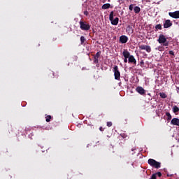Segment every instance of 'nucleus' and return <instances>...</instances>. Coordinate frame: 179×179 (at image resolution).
<instances>
[{
  "label": "nucleus",
  "instance_id": "1",
  "mask_svg": "<svg viewBox=\"0 0 179 179\" xmlns=\"http://www.w3.org/2000/svg\"><path fill=\"white\" fill-rule=\"evenodd\" d=\"M157 41L159 44H162L163 47H169V42L164 34H159Z\"/></svg>",
  "mask_w": 179,
  "mask_h": 179
},
{
  "label": "nucleus",
  "instance_id": "2",
  "mask_svg": "<svg viewBox=\"0 0 179 179\" xmlns=\"http://www.w3.org/2000/svg\"><path fill=\"white\" fill-rule=\"evenodd\" d=\"M79 24H80V29H81V30H83L84 31H87L90 30L91 26L90 25L89 23H87V22L80 20L79 22Z\"/></svg>",
  "mask_w": 179,
  "mask_h": 179
},
{
  "label": "nucleus",
  "instance_id": "3",
  "mask_svg": "<svg viewBox=\"0 0 179 179\" xmlns=\"http://www.w3.org/2000/svg\"><path fill=\"white\" fill-rule=\"evenodd\" d=\"M148 163L150 166H151V167H153L154 169H160V167H162V163L153 159H149Z\"/></svg>",
  "mask_w": 179,
  "mask_h": 179
},
{
  "label": "nucleus",
  "instance_id": "4",
  "mask_svg": "<svg viewBox=\"0 0 179 179\" xmlns=\"http://www.w3.org/2000/svg\"><path fill=\"white\" fill-rule=\"evenodd\" d=\"M109 20L113 26H117L118 24V22H120V18L115 17L114 19V11H111L109 15Z\"/></svg>",
  "mask_w": 179,
  "mask_h": 179
},
{
  "label": "nucleus",
  "instance_id": "5",
  "mask_svg": "<svg viewBox=\"0 0 179 179\" xmlns=\"http://www.w3.org/2000/svg\"><path fill=\"white\" fill-rule=\"evenodd\" d=\"M114 77L115 80H120L121 79V73L118 70V66H115L113 67Z\"/></svg>",
  "mask_w": 179,
  "mask_h": 179
},
{
  "label": "nucleus",
  "instance_id": "6",
  "mask_svg": "<svg viewBox=\"0 0 179 179\" xmlns=\"http://www.w3.org/2000/svg\"><path fill=\"white\" fill-rule=\"evenodd\" d=\"M122 55L124 57V64H127V62H128V59L129 58V52H128V50L124 49L123 50Z\"/></svg>",
  "mask_w": 179,
  "mask_h": 179
},
{
  "label": "nucleus",
  "instance_id": "7",
  "mask_svg": "<svg viewBox=\"0 0 179 179\" xmlns=\"http://www.w3.org/2000/svg\"><path fill=\"white\" fill-rule=\"evenodd\" d=\"M140 50H145L146 52H152V48H150V45H141L139 46Z\"/></svg>",
  "mask_w": 179,
  "mask_h": 179
},
{
  "label": "nucleus",
  "instance_id": "8",
  "mask_svg": "<svg viewBox=\"0 0 179 179\" xmlns=\"http://www.w3.org/2000/svg\"><path fill=\"white\" fill-rule=\"evenodd\" d=\"M128 62L129 64H134V65H136V59L134 55H131V53H129V55Z\"/></svg>",
  "mask_w": 179,
  "mask_h": 179
},
{
  "label": "nucleus",
  "instance_id": "9",
  "mask_svg": "<svg viewBox=\"0 0 179 179\" xmlns=\"http://www.w3.org/2000/svg\"><path fill=\"white\" fill-rule=\"evenodd\" d=\"M169 16L171 17H173V19H179V10L173 12V13H169Z\"/></svg>",
  "mask_w": 179,
  "mask_h": 179
},
{
  "label": "nucleus",
  "instance_id": "10",
  "mask_svg": "<svg viewBox=\"0 0 179 179\" xmlns=\"http://www.w3.org/2000/svg\"><path fill=\"white\" fill-rule=\"evenodd\" d=\"M171 26H173V22L170 20H165L164 29H169V27H171Z\"/></svg>",
  "mask_w": 179,
  "mask_h": 179
},
{
  "label": "nucleus",
  "instance_id": "11",
  "mask_svg": "<svg viewBox=\"0 0 179 179\" xmlns=\"http://www.w3.org/2000/svg\"><path fill=\"white\" fill-rule=\"evenodd\" d=\"M120 43L122 44H126V43H128V36L125 35H122L120 37Z\"/></svg>",
  "mask_w": 179,
  "mask_h": 179
},
{
  "label": "nucleus",
  "instance_id": "12",
  "mask_svg": "<svg viewBox=\"0 0 179 179\" xmlns=\"http://www.w3.org/2000/svg\"><path fill=\"white\" fill-rule=\"evenodd\" d=\"M136 91L137 92V93H139V94H141L142 96H143V94H145V89H143V87H137L136 88Z\"/></svg>",
  "mask_w": 179,
  "mask_h": 179
},
{
  "label": "nucleus",
  "instance_id": "13",
  "mask_svg": "<svg viewBox=\"0 0 179 179\" xmlns=\"http://www.w3.org/2000/svg\"><path fill=\"white\" fill-rule=\"evenodd\" d=\"M171 124L172 125H176L177 127H179V119L177 117H174L171 120Z\"/></svg>",
  "mask_w": 179,
  "mask_h": 179
},
{
  "label": "nucleus",
  "instance_id": "14",
  "mask_svg": "<svg viewBox=\"0 0 179 179\" xmlns=\"http://www.w3.org/2000/svg\"><path fill=\"white\" fill-rule=\"evenodd\" d=\"M111 6V4L110 3H105L102 6V9H108Z\"/></svg>",
  "mask_w": 179,
  "mask_h": 179
},
{
  "label": "nucleus",
  "instance_id": "15",
  "mask_svg": "<svg viewBox=\"0 0 179 179\" xmlns=\"http://www.w3.org/2000/svg\"><path fill=\"white\" fill-rule=\"evenodd\" d=\"M173 111L175 114H177V113H178L179 111V107L177 106H174L173 108Z\"/></svg>",
  "mask_w": 179,
  "mask_h": 179
},
{
  "label": "nucleus",
  "instance_id": "16",
  "mask_svg": "<svg viewBox=\"0 0 179 179\" xmlns=\"http://www.w3.org/2000/svg\"><path fill=\"white\" fill-rule=\"evenodd\" d=\"M166 115L167 117V118H166L167 121L171 120L172 116H171V114H170V113L166 112Z\"/></svg>",
  "mask_w": 179,
  "mask_h": 179
},
{
  "label": "nucleus",
  "instance_id": "17",
  "mask_svg": "<svg viewBox=\"0 0 179 179\" xmlns=\"http://www.w3.org/2000/svg\"><path fill=\"white\" fill-rule=\"evenodd\" d=\"M134 10L136 13H139L141 12V8L139 6H135Z\"/></svg>",
  "mask_w": 179,
  "mask_h": 179
},
{
  "label": "nucleus",
  "instance_id": "18",
  "mask_svg": "<svg viewBox=\"0 0 179 179\" xmlns=\"http://www.w3.org/2000/svg\"><path fill=\"white\" fill-rule=\"evenodd\" d=\"M159 96L162 99H166L167 98V95L164 92L160 93Z\"/></svg>",
  "mask_w": 179,
  "mask_h": 179
},
{
  "label": "nucleus",
  "instance_id": "19",
  "mask_svg": "<svg viewBox=\"0 0 179 179\" xmlns=\"http://www.w3.org/2000/svg\"><path fill=\"white\" fill-rule=\"evenodd\" d=\"M162 27L161 24H158L155 26V30H162Z\"/></svg>",
  "mask_w": 179,
  "mask_h": 179
},
{
  "label": "nucleus",
  "instance_id": "20",
  "mask_svg": "<svg viewBox=\"0 0 179 179\" xmlns=\"http://www.w3.org/2000/svg\"><path fill=\"white\" fill-rule=\"evenodd\" d=\"M101 54V52H96V55L94 56V58H96V59L100 58Z\"/></svg>",
  "mask_w": 179,
  "mask_h": 179
},
{
  "label": "nucleus",
  "instance_id": "21",
  "mask_svg": "<svg viewBox=\"0 0 179 179\" xmlns=\"http://www.w3.org/2000/svg\"><path fill=\"white\" fill-rule=\"evenodd\" d=\"M80 41H81V44H83V43H85L86 41V38H85V36H82L80 37Z\"/></svg>",
  "mask_w": 179,
  "mask_h": 179
},
{
  "label": "nucleus",
  "instance_id": "22",
  "mask_svg": "<svg viewBox=\"0 0 179 179\" xmlns=\"http://www.w3.org/2000/svg\"><path fill=\"white\" fill-rule=\"evenodd\" d=\"M51 118H52L51 115H48V116H46V117H45V121H46V122H50Z\"/></svg>",
  "mask_w": 179,
  "mask_h": 179
},
{
  "label": "nucleus",
  "instance_id": "23",
  "mask_svg": "<svg viewBox=\"0 0 179 179\" xmlns=\"http://www.w3.org/2000/svg\"><path fill=\"white\" fill-rule=\"evenodd\" d=\"M170 55H172L171 58H174L176 57V55L174 54V52L173 50L169 51Z\"/></svg>",
  "mask_w": 179,
  "mask_h": 179
},
{
  "label": "nucleus",
  "instance_id": "24",
  "mask_svg": "<svg viewBox=\"0 0 179 179\" xmlns=\"http://www.w3.org/2000/svg\"><path fill=\"white\" fill-rule=\"evenodd\" d=\"M158 51H164V48H163L162 46H159Z\"/></svg>",
  "mask_w": 179,
  "mask_h": 179
},
{
  "label": "nucleus",
  "instance_id": "25",
  "mask_svg": "<svg viewBox=\"0 0 179 179\" xmlns=\"http://www.w3.org/2000/svg\"><path fill=\"white\" fill-rule=\"evenodd\" d=\"M129 10H134V4H131L129 6Z\"/></svg>",
  "mask_w": 179,
  "mask_h": 179
},
{
  "label": "nucleus",
  "instance_id": "26",
  "mask_svg": "<svg viewBox=\"0 0 179 179\" xmlns=\"http://www.w3.org/2000/svg\"><path fill=\"white\" fill-rule=\"evenodd\" d=\"M157 175L156 173H153L152 176H151V179H156L157 178Z\"/></svg>",
  "mask_w": 179,
  "mask_h": 179
},
{
  "label": "nucleus",
  "instance_id": "27",
  "mask_svg": "<svg viewBox=\"0 0 179 179\" xmlns=\"http://www.w3.org/2000/svg\"><path fill=\"white\" fill-rule=\"evenodd\" d=\"M94 64H99V59L96 58V57H94Z\"/></svg>",
  "mask_w": 179,
  "mask_h": 179
},
{
  "label": "nucleus",
  "instance_id": "28",
  "mask_svg": "<svg viewBox=\"0 0 179 179\" xmlns=\"http://www.w3.org/2000/svg\"><path fill=\"white\" fill-rule=\"evenodd\" d=\"M107 127H113V122H107Z\"/></svg>",
  "mask_w": 179,
  "mask_h": 179
},
{
  "label": "nucleus",
  "instance_id": "29",
  "mask_svg": "<svg viewBox=\"0 0 179 179\" xmlns=\"http://www.w3.org/2000/svg\"><path fill=\"white\" fill-rule=\"evenodd\" d=\"M157 176L162 177V172H157L155 173Z\"/></svg>",
  "mask_w": 179,
  "mask_h": 179
},
{
  "label": "nucleus",
  "instance_id": "30",
  "mask_svg": "<svg viewBox=\"0 0 179 179\" xmlns=\"http://www.w3.org/2000/svg\"><path fill=\"white\" fill-rule=\"evenodd\" d=\"M99 131H101V132H103V131H104V129L103 128V127H99Z\"/></svg>",
  "mask_w": 179,
  "mask_h": 179
},
{
  "label": "nucleus",
  "instance_id": "31",
  "mask_svg": "<svg viewBox=\"0 0 179 179\" xmlns=\"http://www.w3.org/2000/svg\"><path fill=\"white\" fill-rule=\"evenodd\" d=\"M84 15H85V16H87V15H89V13L87 11H84Z\"/></svg>",
  "mask_w": 179,
  "mask_h": 179
},
{
  "label": "nucleus",
  "instance_id": "32",
  "mask_svg": "<svg viewBox=\"0 0 179 179\" xmlns=\"http://www.w3.org/2000/svg\"><path fill=\"white\" fill-rule=\"evenodd\" d=\"M134 150H136V148H131V152H134Z\"/></svg>",
  "mask_w": 179,
  "mask_h": 179
},
{
  "label": "nucleus",
  "instance_id": "33",
  "mask_svg": "<svg viewBox=\"0 0 179 179\" xmlns=\"http://www.w3.org/2000/svg\"><path fill=\"white\" fill-rule=\"evenodd\" d=\"M141 64H144L143 60H142V61L141 62Z\"/></svg>",
  "mask_w": 179,
  "mask_h": 179
},
{
  "label": "nucleus",
  "instance_id": "34",
  "mask_svg": "<svg viewBox=\"0 0 179 179\" xmlns=\"http://www.w3.org/2000/svg\"><path fill=\"white\" fill-rule=\"evenodd\" d=\"M178 90H179V88H178Z\"/></svg>",
  "mask_w": 179,
  "mask_h": 179
},
{
  "label": "nucleus",
  "instance_id": "35",
  "mask_svg": "<svg viewBox=\"0 0 179 179\" xmlns=\"http://www.w3.org/2000/svg\"><path fill=\"white\" fill-rule=\"evenodd\" d=\"M178 90H179V88H178Z\"/></svg>",
  "mask_w": 179,
  "mask_h": 179
},
{
  "label": "nucleus",
  "instance_id": "36",
  "mask_svg": "<svg viewBox=\"0 0 179 179\" xmlns=\"http://www.w3.org/2000/svg\"><path fill=\"white\" fill-rule=\"evenodd\" d=\"M178 90H179V88H178Z\"/></svg>",
  "mask_w": 179,
  "mask_h": 179
}]
</instances>
